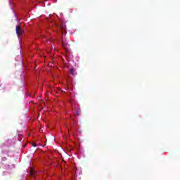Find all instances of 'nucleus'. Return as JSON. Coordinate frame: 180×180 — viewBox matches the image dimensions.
<instances>
[{
    "mask_svg": "<svg viewBox=\"0 0 180 180\" xmlns=\"http://www.w3.org/2000/svg\"><path fill=\"white\" fill-rule=\"evenodd\" d=\"M15 32H16L18 38L20 39V37H22V34L23 33V31H22V28H20V25L16 26Z\"/></svg>",
    "mask_w": 180,
    "mask_h": 180,
    "instance_id": "nucleus-1",
    "label": "nucleus"
},
{
    "mask_svg": "<svg viewBox=\"0 0 180 180\" xmlns=\"http://www.w3.org/2000/svg\"><path fill=\"white\" fill-rule=\"evenodd\" d=\"M30 174L31 176H36V172L32 168L30 169Z\"/></svg>",
    "mask_w": 180,
    "mask_h": 180,
    "instance_id": "nucleus-2",
    "label": "nucleus"
},
{
    "mask_svg": "<svg viewBox=\"0 0 180 180\" xmlns=\"http://www.w3.org/2000/svg\"><path fill=\"white\" fill-rule=\"evenodd\" d=\"M63 46L65 49V50H66V51H68V49L70 47L69 44H67L63 42Z\"/></svg>",
    "mask_w": 180,
    "mask_h": 180,
    "instance_id": "nucleus-3",
    "label": "nucleus"
},
{
    "mask_svg": "<svg viewBox=\"0 0 180 180\" xmlns=\"http://www.w3.org/2000/svg\"><path fill=\"white\" fill-rule=\"evenodd\" d=\"M75 70L74 69H70V74H71V75H75V73L74 72Z\"/></svg>",
    "mask_w": 180,
    "mask_h": 180,
    "instance_id": "nucleus-4",
    "label": "nucleus"
},
{
    "mask_svg": "<svg viewBox=\"0 0 180 180\" xmlns=\"http://www.w3.org/2000/svg\"><path fill=\"white\" fill-rule=\"evenodd\" d=\"M62 29H63V30H65V29H67V27H65V25H62Z\"/></svg>",
    "mask_w": 180,
    "mask_h": 180,
    "instance_id": "nucleus-5",
    "label": "nucleus"
},
{
    "mask_svg": "<svg viewBox=\"0 0 180 180\" xmlns=\"http://www.w3.org/2000/svg\"><path fill=\"white\" fill-rule=\"evenodd\" d=\"M33 147H36V143L32 144Z\"/></svg>",
    "mask_w": 180,
    "mask_h": 180,
    "instance_id": "nucleus-6",
    "label": "nucleus"
},
{
    "mask_svg": "<svg viewBox=\"0 0 180 180\" xmlns=\"http://www.w3.org/2000/svg\"><path fill=\"white\" fill-rule=\"evenodd\" d=\"M67 33V31H65V33L63 32V34H65Z\"/></svg>",
    "mask_w": 180,
    "mask_h": 180,
    "instance_id": "nucleus-7",
    "label": "nucleus"
},
{
    "mask_svg": "<svg viewBox=\"0 0 180 180\" xmlns=\"http://www.w3.org/2000/svg\"><path fill=\"white\" fill-rule=\"evenodd\" d=\"M77 115H79V112H77Z\"/></svg>",
    "mask_w": 180,
    "mask_h": 180,
    "instance_id": "nucleus-8",
    "label": "nucleus"
},
{
    "mask_svg": "<svg viewBox=\"0 0 180 180\" xmlns=\"http://www.w3.org/2000/svg\"><path fill=\"white\" fill-rule=\"evenodd\" d=\"M61 15H63V13H60Z\"/></svg>",
    "mask_w": 180,
    "mask_h": 180,
    "instance_id": "nucleus-9",
    "label": "nucleus"
}]
</instances>
